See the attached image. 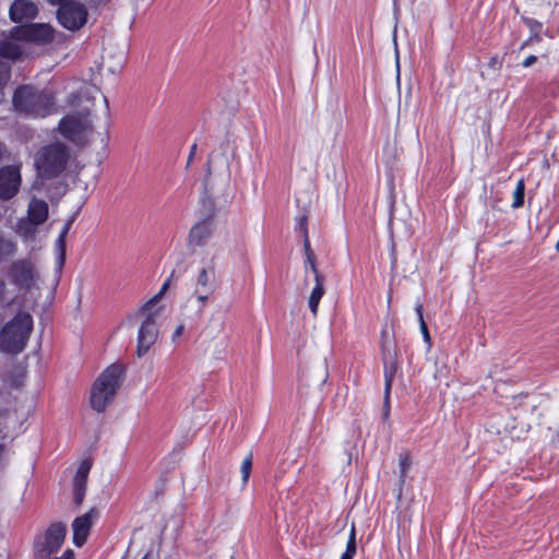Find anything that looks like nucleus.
<instances>
[{"mask_svg": "<svg viewBox=\"0 0 559 559\" xmlns=\"http://www.w3.org/2000/svg\"><path fill=\"white\" fill-rule=\"evenodd\" d=\"M213 224L211 217L200 221L190 229L188 242L190 246L202 247L211 238Z\"/></svg>", "mask_w": 559, "mask_h": 559, "instance_id": "obj_15", "label": "nucleus"}, {"mask_svg": "<svg viewBox=\"0 0 559 559\" xmlns=\"http://www.w3.org/2000/svg\"><path fill=\"white\" fill-rule=\"evenodd\" d=\"M412 465V457L408 452L400 454V478L404 481V478L407 475V472Z\"/></svg>", "mask_w": 559, "mask_h": 559, "instance_id": "obj_25", "label": "nucleus"}, {"mask_svg": "<svg viewBox=\"0 0 559 559\" xmlns=\"http://www.w3.org/2000/svg\"><path fill=\"white\" fill-rule=\"evenodd\" d=\"M174 275H175V272H173V273H171V275H170V277H169V278H167V280L164 282V284H163V286H162V289H160L159 294H158V295H156L154 298H152L150 301H147V302H146V304H145V305L140 309L141 313H145V312H146V310H147L150 307H152V306L154 305V302H155L156 298H157L159 295H162V294H163V293L168 288V286H169V282H170L171 277H173Z\"/></svg>", "mask_w": 559, "mask_h": 559, "instance_id": "obj_28", "label": "nucleus"}, {"mask_svg": "<svg viewBox=\"0 0 559 559\" xmlns=\"http://www.w3.org/2000/svg\"><path fill=\"white\" fill-rule=\"evenodd\" d=\"M182 331H183V325L181 324V325H179V326L176 329V331H175V333H174V337H178V336H180V335H181V333H182Z\"/></svg>", "mask_w": 559, "mask_h": 559, "instance_id": "obj_42", "label": "nucleus"}, {"mask_svg": "<svg viewBox=\"0 0 559 559\" xmlns=\"http://www.w3.org/2000/svg\"><path fill=\"white\" fill-rule=\"evenodd\" d=\"M397 372V362L395 360H392L390 362L384 361V397H383V407H384V415H389V408H390V395L391 390L393 385V381L395 378V374Z\"/></svg>", "mask_w": 559, "mask_h": 559, "instance_id": "obj_16", "label": "nucleus"}, {"mask_svg": "<svg viewBox=\"0 0 559 559\" xmlns=\"http://www.w3.org/2000/svg\"><path fill=\"white\" fill-rule=\"evenodd\" d=\"M537 61V57L535 55H530L522 61V66L524 68H530Z\"/></svg>", "mask_w": 559, "mask_h": 559, "instance_id": "obj_35", "label": "nucleus"}, {"mask_svg": "<svg viewBox=\"0 0 559 559\" xmlns=\"http://www.w3.org/2000/svg\"><path fill=\"white\" fill-rule=\"evenodd\" d=\"M33 328V317L26 311H19L0 330V352L21 354L27 346Z\"/></svg>", "mask_w": 559, "mask_h": 559, "instance_id": "obj_3", "label": "nucleus"}, {"mask_svg": "<svg viewBox=\"0 0 559 559\" xmlns=\"http://www.w3.org/2000/svg\"><path fill=\"white\" fill-rule=\"evenodd\" d=\"M304 251H305V260L316 258L313 250L311 249L309 237L304 238Z\"/></svg>", "mask_w": 559, "mask_h": 559, "instance_id": "obj_30", "label": "nucleus"}, {"mask_svg": "<svg viewBox=\"0 0 559 559\" xmlns=\"http://www.w3.org/2000/svg\"><path fill=\"white\" fill-rule=\"evenodd\" d=\"M215 269L211 266L209 269L203 267L197 277V289L195 293L212 294L215 289Z\"/></svg>", "mask_w": 559, "mask_h": 559, "instance_id": "obj_18", "label": "nucleus"}, {"mask_svg": "<svg viewBox=\"0 0 559 559\" xmlns=\"http://www.w3.org/2000/svg\"><path fill=\"white\" fill-rule=\"evenodd\" d=\"M12 106L17 114L33 119H43L58 111L55 92L33 84H23L14 90Z\"/></svg>", "mask_w": 559, "mask_h": 559, "instance_id": "obj_1", "label": "nucleus"}, {"mask_svg": "<svg viewBox=\"0 0 559 559\" xmlns=\"http://www.w3.org/2000/svg\"><path fill=\"white\" fill-rule=\"evenodd\" d=\"M297 226H298L299 230L302 233L304 238L309 237L308 236V217H307V215H302L298 219Z\"/></svg>", "mask_w": 559, "mask_h": 559, "instance_id": "obj_33", "label": "nucleus"}, {"mask_svg": "<svg viewBox=\"0 0 559 559\" xmlns=\"http://www.w3.org/2000/svg\"><path fill=\"white\" fill-rule=\"evenodd\" d=\"M157 334L158 332L156 329L155 318L152 313H148L139 329L136 346L138 356L141 357L148 352L151 346L156 342Z\"/></svg>", "mask_w": 559, "mask_h": 559, "instance_id": "obj_12", "label": "nucleus"}, {"mask_svg": "<svg viewBox=\"0 0 559 559\" xmlns=\"http://www.w3.org/2000/svg\"><path fill=\"white\" fill-rule=\"evenodd\" d=\"M5 284L3 281L0 280V300L2 299L4 295Z\"/></svg>", "mask_w": 559, "mask_h": 559, "instance_id": "obj_41", "label": "nucleus"}, {"mask_svg": "<svg viewBox=\"0 0 559 559\" xmlns=\"http://www.w3.org/2000/svg\"><path fill=\"white\" fill-rule=\"evenodd\" d=\"M56 19L63 28L76 32L87 23L88 11L82 2L71 3L64 8H57Z\"/></svg>", "mask_w": 559, "mask_h": 559, "instance_id": "obj_7", "label": "nucleus"}, {"mask_svg": "<svg viewBox=\"0 0 559 559\" xmlns=\"http://www.w3.org/2000/svg\"><path fill=\"white\" fill-rule=\"evenodd\" d=\"M67 532V525L56 521L43 533L36 534L33 542L34 559H50L62 547Z\"/></svg>", "mask_w": 559, "mask_h": 559, "instance_id": "obj_5", "label": "nucleus"}, {"mask_svg": "<svg viewBox=\"0 0 559 559\" xmlns=\"http://www.w3.org/2000/svg\"><path fill=\"white\" fill-rule=\"evenodd\" d=\"M47 2L50 5L57 7V8H64L71 3L80 2L79 0H47Z\"/></svg>", "mask_w": 559, "mask_h": 559, "instance_id": "obj_34", "label": "nucleus"}, {"mask_svg": "<svg viewBox=\"0 0 559 559\" xmlns=\"http://www.w3.org/2000/svg\"><path fill=\"white\" fill-rule=\"evenodd\" d=\"M37 14V5L29 0H14L9 10V16L14 23L34 20Z\"/></svg>", "mask_w": 559, "mask_h": 559, "instance_id": "obj_14", "label": "nucleus"}, {"mask_svg": "<svg viewBox=\"0 0 559 559\" xmlns=\"http://www.w3.org/2000/svg\"><path fill=\"white\" fill-rule=\"evenodd\" d=\"M58 129L64 139L75 144H83L86 140V133L92 129V126L86 118L66 116L59 121Z\"/></svg>", "mask_w": 559, "mask_h": 559, "instance_id": "obj_8", "label": "nucleus"}, {"mask_svg": "<svg viewBox=\"0 0 559 559\" xmlns=\"http://www.w3.org/2000/svg\"><path fill=\"white\" fill-rule=\"evenodd\" d=\"M9 35L15 40L47 45L55 38V28L47 23L21 24L13 26Z\"/></svg>", "mask_w": 559, "mask_h": 559, "instance_id": "obj_6", "label": "nucleus"}, {"mask_svg": "<svg viewBox=\"0 0 559 559\" xmlns=\"http://www.w3.org/2000/svg\"><path fill=\"white\" fill-rule=\"evenodd\" d=\"M420 332L423 334L424 341L428 344V346H431V336L427 326V323L425 320H421V323L419 324Z\"/></svg>", "mask_w": 559, "mask_h": 559, "instance_id": "obj_31", "label": "nucleus"}, {"mask_svg": "<svg viewBox=\"0 0 559 559\" xmlns=\"http://www.w3.org/2000/svg\"><path fill=\"white\" fill-rule=\"evenodd\" d=\"M305 267H309L311 270L314 280H318L319 277H324V275L318 269L317 258L305 260Z\"/></svg>", "mask_w": 559, "mask_h": 559, "instance_id": "obj_29", "label": "nucleus"}, {"mask_svg": "<svg viewBox=\"0 0 559 559\" xmlns=\"http://www.w3.org/2000/svg\"><path fill=\"white\" fill-rule=\"evenodd\" d=\"M28 219L34 225H40L48 218V204L44 200H33L27 210Z\"/></svg>", "mask_w": 559, "mask_h": 559, "instance_id": "obj_17", "label": "nucleus"}, {"mask_svg": "<svg viewBox=\"0 0 559 559\" xmlns=\"http://www.w3.org/2000/svg\"><path fill=\"white\" fill-rule=\"evenodd\" d=\"M91 468V461L84 460L80 463L76 473L73 477V502L78 507L81 506L84 501Z\"/></svg>", "mask_w": 559, "mask_h": 559, "instance_id": "obj_13", "label": "nucleus"}, {"mask_svg": "<svg viewBox=\"0 0 559 559\" xmlns=\"http://www.w3.org/2000/svg\"><path fill=\"white\" fill-rule=\"evenodd\" d=\"M20 168L14 165H8L0 168V199L11 200L20 190L21 186Z\"/></svg>", "mask_w": 559, "mask_h": 559, "instance_id": "obj_10", "label": "nucleus"}, {"mask_svg": "<svg viewBox=\"0 0 559 559\" xmlns=\"http://www.w3.org/2000/svg\"><path fill=\"white\" fill-rule=\"evenodd\" d=\"M16 252V241L0 230V263L9 261Z\"/></svg>", "mask_w": 559, "mask_h": 559, "instance_id": "obj_21", "label": "nucleus"}, {"mask_svg": "<svg viewBox=\"0 0 559 559\" xmlns=\"http://www.w3.org/2000/svg\"><path fill=\"white\" fill-rule=\"evenodd\" d=\"M197 150H198V144L197 143H193L190 147V152H189V156H188V162H187V166H190V164L192 163L195 154H197Z\"/></svg>", "mask_w": 559, "mask_h": 559, "instance_id": "obj_36", "label": "nucleus"}, {"mask_svg": "<svg viewBox=\"0 0 559 559\" xmlns=\"http://www.w3.org/2000/svg\"><path fill=\"white\" fill-rule=\"evenodd\" d=\"M211 163H212V160H211V156H210L207 162H206L205 178H204L205 181H207L210 179V177L212 176Z\"/></svg>", "mask_w": 559, "mask_h": 559, "instance_id": "obj_39", "label": "nucleus"}, {"mask_svg": "<svg viewBox=\"0 0 559 559\" xmlns=\"http://www.w3.org/2000/svg\"><path fill=\"white\" fill-rule=\"evenodd\" d=\"M8 275L17 287L29 289L35 281L34 264L28 259L15 260L9 265Z\"/></svg>", "mask_w": 559, "mask_h": 559, "instance_id": "obj_9", "label": "nucleus"}, {"mask_svg": "<svg viewBox=\"0 0 559 559\" xmlns=\"http://www.w3.org/2000/svg\"><path fill=\"white\" fill-rule=\"evenodd\" d=\"M556 250L559 252V240L557 241L556 246H555Z\"/></svg>", "mask_w": 559, "mask_h": 559, "instance_id": "obj_46", "label": "nucleus"}, {"mask_svg": "<svg viewBox=\"0 0 559 559\" xmlns=\"http://www.w3.org/2000/svg\"><path fill=\"white\" fill-rule=\"evenodd\" d=\"M252 464H253V454L250 452L242 461L240 466L241 472V480L243 485H247L251 471H252Z\"/></svg>", "mask_w": 559, "mask_h": 559, "instance_id": "obj_23", "label": "nucleus"}, {"mask_svg": "<svg viewBox=\"0 0 559 559\" xmlns=\"http://www.w3.org/2000/svg\"><path fill=\"white\" fill-rule=\"evenodd\" d=\"M527 25L530 26L532 33L536 32V31H539L540 27H542V23H539L536 20H530Z\"/></svg>", "mask_w": 559, "mask_h": 559, "instance_id": "obj_38", "label": "nucleus"}, {"mask_svg": "<svg viewBox=\"0 0 559 559\" xmlns=\"http://www.w3.org/2000/svg\"><path fill=\"white\" fill-rule=\"evenodd\" d=\"M98 516V511L96 508L90 509L86 513L81 516H78L72 522V532H73V544L76 547H82L90 535L91 528L93 526L94 521Z\"/></svg>", "mask_w": 559, "mask_h": 559, "instance_id": "obj_11", "label": "nucleus"}, {"mask_svg": "<svg viewBox=\"0 0 559 559\" xmlns=\"http://www.w3.org/2000/svg\"><path fill=\"white\" fill-rule=\"evenodd\" d=\"M314 287L312 288L308 299V306L311 313L316 317L318 314L320 300L325 294V277H319L318 280H314Z\"/></svg>", "mask_w": 559, "mask_h": 559, "instance_id": "obj_19", "label": "nucleus"}, {"mask_svg": "<svg viewBox=\"0 0 559 559\" xmlns=\"http://www.w3.org/2000/svg\"><path fill=\"white\" fill-rule=\"evenodd\" d=\"M525 198V182L524 179H520L513 191L512 209H520L524 205Z\"/></svg>", "mask_w": 559, "mask_h": 559, "instance_id": "obj_22", "label": "nucleus"}, {"mask_svg": "<svg viewBox=\"0 0 559 559\" xmlns=\"http://www.w3.org/2000/svg\"><path fill=\"white\" fill-rule=\"evenodd\" d=\"M542 36L539 35V31L533 32L531 36L521 45V49H524L526 46L532 43H540Z\"/></svg>", "mask_w": 559, "mask_h": 559, "instance_id": "obj_32", "label": "nucleus"}, {"mask_svg": "<svg viewBox=\"0 0 559 559\" xmlns=\"http://www.w3.org/2000/svg\"><path fill=\"white\" fill-rule=\"evenodd\" d=\"M11 79V66L0 60V87L4 86Z\"/></svg>", "mask_w": 559, "mask_h": 559, "instance_id": "obj_26", "label": "nucleus"}, {"mask_svg": "<svg viewBox=\"0 0 559 559\" xmlns=\"http://www.w3.org/2000/svg\"><path fill=\"white\" fill-rule=\"evenodd\" d=\"M126 369L122 364L108 366L94 381L91 389L90 404L97 413H103L112 403L124 379Z\"/></svg>", "mask_w": 559, "mask_h": 559, "instance_id": "obj_2", "label": "nucleus"}, {"mask_svg": "<svg viewBox=\"0 0 559 559\" xmlns=\"http://www.w3.org/2000/svg\"><path fill=\"white\" fill-rule=\"evenodd\" d=\"M415 311L417 313V317H418V322L419 324L421 323V320H425L424 319V306L421 302H418L415 307Z\"/></svg>", "mask_w": 559, "mask_h": 559, "instance_id": "obj_37", "label": "nucleus"}, {"mask_svg": "<svg viewBox=\"0 0 559 559\" xmlns=\"http://www.w3.org/2000/svg\"><path fill=\"white\" fill-rule=\"evenodd\" d=\"M71 226V222H68L62 230L60 231L58 239H57V246L60 249V264H63L64 258H66V238L69 233Z\"/></svg>", "mask_w": 559, "mask_h": 559, "instance_id": "obj_24", "label": "nucleus"}, {"mask_svg": "<svg viewBox=\"0 0 559 559\" xmlns=\"http://www.w3.org/2000/svg\"><path fill=\"white\" fill-rule=\"evenodd\" d=\"M356 551H357L356 531H355V527L353 526L350 530V534H349V537H348V540L346 544V549L344 552L355 556Z\"/></svg>", "mask_w": 559, "mask_h": 559, "instance_id": "obj_27", "label": "nucleus"}, {"mask_svg": "<svg viewBox=\"0 0 559 559\" xmlns=\"http://www.w3.org/2000/svg\"><path fill=\"white\" fill-rule=\"evenodd\" d=\"M354 556L353 555H348L346 552H343L342 556H341V559H353Z\"/></svg>", "mask_w": 559, "mask_h": 559, "instance_id": "obj_44", "label": "nucleus"}, {"mask_svg": "<svg viewBox=\"0 0 559 559\" xmlns=\"http://www.w3.org/2000/svg\"><path fill=\"white\" fill-rule=\"evenodd\" d=\"M5 153V146L0 143V162L2 160Z\"/></svg>", "mask_w": 559, "mask_h": 559, "instance_id": "obj_43", "label": "nucleus"}, {"mask_svg": "<svg viewBox=\"0 0 559 559\" xmlns=\"http://www.w3.org/2000/svg\"><path fill=\"white\" fill-rule=\"evenodd\" d=\"M17 40L12 39L11 37L8 39H3L0 41V57L3 59H9L15 61L21 58L23 51L21 46L16 43Z\"/></svg>", "mask_w": 559, "mask_h": 559, "instance_id": "obj_20", "label": "nucleus"}, {"mask_svg": "<svg viewBox=\"0 0 559 559\" xmlns=\"http://www.w3.org/2000/svg\"><path fill=\"white\" fill-rule=\"evenodd\" d=\"M207 295L206 293H203V294H199L198 295V299L199 301H201L203 305L205 304V301L207 300Z\"/></svg>", "mask_w": 559, "mask_h": 559, "instance_id": "obj_40", "label": "nucleus"}, {"mask_svg": "<svg viewBox=\"0 0 559 559\" xmlns=\"http://www.w3.org/2000/svg\"><path fill=\"white\" fill-rule=\"evenodd\" d=\"M70 150L62 142H52L40 147L35 155V167L41 179H55L67 168Z\"/></svg>", "mask_w": 559, "mask_h": 559, "instance_id": "obj_4", "label": "nucleus"}, {"mask_svg": "<svg viewBox=\"0 0 559 559\" xmlns=\"http://www.w3.org/2000/svg\"><path fill=\"white\" fill-rule=\"evenodd\" d=\"M152 558V551L148 550L141 559H151Z\"/></svg>", "mask_w": 559, "mask_h": 559, "instance_id": "obj_45", "label": "nucleus"}]
</instances>
